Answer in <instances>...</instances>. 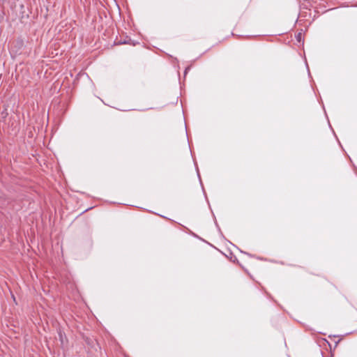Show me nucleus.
Here are the masks:
<instances>
[{"label":"nucleus","mask_w":357,"mask_h":357,"mask_svg":"<svg viewBox=\"0 0 357 357\" xmlns=\"http://www.w3.org/2000/svg\"><path fill=\"white\" fill-rule=\"evenodd\" d=\"M298 37L299 39L301 38V33H298Z\"/></svg>","instance_id":"1"}]
</instances>
